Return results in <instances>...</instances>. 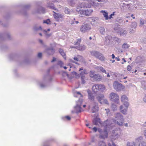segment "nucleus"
Segmentation results:
<instances>
[{
    "label": "nucleus",
    "mask_w": 146,
    "mask_h": 146,
    "mask_svg": "<svg viewBox=\"0 0 146 146\" xmlns=\"http://www.w3.org/2000/svg\"><path fill=\"white\" fill-rule=\"evenodd\" d=\"M99 90L101 92H103L105 89V87L104 85L102 84H98Z\"/></svg>",
    "instance_id": "obj_19"
},
{
    "label": "nucleus",
    "mask_w": 146,
    "mask_h": 146,
    "mask_svg": "<svg viewBox=\"0 0 146 146\" xmlns=\"http://www.w3.org/2000/svg\"><path fill=\"white\" fill-rule=\"evenodd\" d=\"M68 2L70 5L72 6H73L75 3V1L74 0H69Z\"/></svg>",
    "instance_id": "obj_34"
},
{
    "label": "nucleus",
    "mask_w": 146,
    "mask_h": 146,
    "mask_svg": "<svg viewBox=\"0 0 146 146\" xmlns=\"http://www.w3.org/2000/svg\"><path fill=\"white\" fill-rule=\"evenodd\" d=\"M88 98L91 100H93L94 99V97L92 94L88 93Z\"/></svg>",
    "instance_id": "obj_40"
},
{
    "label": "nucleus",
    "mask_w": 146,
    "mask_h": 146,
    "mask_svg": "<svg viewBox=\"0 0 146 146\" xmlns=\"http://www.w3.org/2000/svg\"><path fill=\"white\" fill-rule=\"evenodd\" d=\"M138 146H146V143L145 142L140 143Z\"/></svg>",
    "instance_id": "obj_47"
},
{
    "label": "nucleus",
    "mask_w": 146,
    "mask_h": 146,
    "mask_svg": "<svg viewBox=\"0 0 146 146\" xmlns=\"http://www.w3.org/2000/svg\"><path fill=\"white\" fill-rule=\"evenodd\" d=\"M65 73L66 74L68 77L70 79H72L75 77L76 78H78L79 77V74H78L76 72H72L71 73L70 76L66 72H65Z\"/></svg>",
    "instance_id": "obj_10"
},
{
    "label": "nucleus",
    "mask_w": 146,
    "mask_h": 146,
    "mask_svg": "<svg viewBox=\"0 0 146 146\" xmlns=\"http://www.w3.org/2000/svg\"><path fill=\"white\" fill-rule=\"evenodd\" d=\"M90 7V5L88 3L85 2H83L79 3L77 6V9L83 8H88Z\"/></svg>",
    "instance_id": "obj_9"
},
{
    "label": "nucleus",
    "mask_w": 146,
    "mask_h": 146,
    "mask_svg": "<svg viewBox=\"0 0 146 146\" xmlns=\"http://www.w3.org/2000/svg\"><path fill=\"white\" fill-rule=\"evenodd\" d=\"M140 25L139 26L140 27L142 26L144 24V21L142 19H141L139 21Z\"/></svg>",
    "instance_id": "obj_46"
},
{
    "label": "nucleus",
    "mask_w": 146,
    "mask_h": 146,
    "mask_svg": "<svg viewBox=\"0 0 146 146\" xmlns=\"http://www.w3.org/2000/svg\"><path fill=\"white\" fill-rule=\"evenodd\" d=\"M59 51L60 53L61 54L63 57L65 59H66V56L65 55V54L63 50L62 49L60 48L59 49Z\"/></svg>",
    "instance_id": "obj_21"
},
{
    "label": "nucleus",
    "mask_w": 146,
    "mask_h": 146,
    "mask_svg": "<svg viewBox=\"0 0 146 146\" xmlns=\"http://www.w3.org/2000/svg\"><path fill=\"white\" fill-rule=\"evenodd\" d=\"M75 110H81V106L77 104L76 106L74 107Z\"/></svg>",
    "instance_id": "obj_43"
},
{
    "label": "nucleus",
    "mask_w": 146,
    "mask_h": 146,
    "mask_svg": "<svg viewBox=\"0 0 146 146\" xmlns=\"http://www.w3.org/2000/svg\"><path fill=\"white\" fill-rule=\"evenodd\" d=\"M37 84L39 85L41 88H44L45 86V85L41 81H38L37 82Z\"/></svg>",
    "instance_id": "obj_33"
},
{
    "label": "nucleus",
    "mask_w": 146,
    "mask_h": 146,
    "mask_svg": "<svg viewBox=\"0 0 146 146\" xmlns=\"http://www.w3.org/2000/svg\"><path fill=\"white\" fill-rule=\"evenodd\" d=\"M31 6V5L29 4L26 5H24V8L25 9H28L30 8Z\"/></svg>",
    "instance_id": "obj_54"
},
{
    "label": "nucleus",
    "mask_w": 146,
    "mask_h": 146,
    "mask_svg": "<svg viewBox=\"0 0 146 146\" xmlns=\"http://www.w3.org/2000/svg\"><path fill=\"white\" fill-rule=\"evenodd\" d=\"M91 28L90 25L88 24H84L82 25L80 30L83 33H85L90 30Z\"/></svg>",
    "instance_id": "obj_5"
},
{
    "label": "nucleus",
    "mask_w": 146,
    "mask_h": 146,
    "mask_svg": "<svg viewBox=\"0 0 146 146\" xmlns=\"http://www.w3.org/2000/svg\"><path fill=\"white\" fill-rule=\"evenodd\" d=\"M93 130L95 132H96L97 131V129L96 127H94L93 128Z\"/></svg>",
    "instance_id": "obj_63"
},
{
    "label": "nucleus",
    "mask_w": 146,
    "mask_h": 146,
    "mask_svg": "<svg viewBox=\"0 0 146 146\" xmlns=\"http://www.w3.org/2000/svg\"><path fill=\"white\" fill-rule=\"evenodd\" d=\"M100 32L101 34L104 35L105 33V29L104 27H101L99 29Z\"/></svg>",
    "instance_id": "obj_26"
},
{
    "label": "nucleus",
    "mask_w": 146,
    "mask_h": 146,
    "mask_svg": "<svg viewBox=\"0 0 146 146\" xmlns=\"http://www.w3.org/2000/svg\"><path fill=\"white\" fill-rule=\"evenodd\" d=\"M72 48H76L80 51H83L86 49V47L84 45H83L79 46H75L72 47Z\"/></svg>",
    "instance_id": "obj_14"
},
{
    "label": "nucleus",
    "mask_w": 146,
    "mask_h": 146,
    "mask_svg": "<svg viewBox=\"0 0 146 146\" xmlns=\"http://www.w3.org/2000/svg\"><path fill=\"white\" fill-rule=\"evenodd\" d=\"M99 68V70H100L103 73H104L107 74V72L105 70V69L102 67L100 66L98 67Z\"/></svg>",
    "instance_id": "obj_36"
},
{
    "label": "nucleus",
    "mask_w": 146,
    "mask_h": 146,
    "mask_svg": "<svg viewBox=\"0 0 146 146\" xmlns=\"http://www.w3.org/2000/svg\"><path fill=\"white\" fill-rule=\"evenodd\" d=\"M100 119L98 118H95L93 121V123L94 125H97L100 122Z\"/></svg>",
    "instance_id": "obj_29"
},
{
    "label": "nucleus",
    "mask_w": 146,
    "mask_h": 146,
    "mask_svg": "<svg viewBox=\"0 0 146 146\" xmlns=\"http://www.w3.org/2000/svg\"><path fill=\"white\" fill-rule=\"evenodd\" d=\"M127 31L126 30H124L120 32V35H125L127 33Z\"/></svg>",
    "instance_id": "obj_49"
},
{
    "label": "nucleus",
    "mask_w": 146,
    "mask_h": 146,
    "mask_svg": "<svg viewBox=\"0 0 146 146\" xmlns=\"http://www.w3.org/2000/svg\"><path fill=\"white\" fill-rule=\"evenodd\" d=\"M117 116H118V117L117 119V124L119 125H122L124 121L122 116L119 113L117 114Z\"/></svg>",
    "instance_id": "obj_8"
},
{
    "label": "nucleus",
    "mask_w": 146,
    "mask_h": 146,
    "mask_svg": "<svg viewBox=\"0 0 146 146\" xmlns=\"http://www.w3.org/2000/svg\"><path fill=\"white\" fill-rule=\"evenodd\" d=\"M48 7L52 9L56 10V9L54 6V5L52 3L48 4L47 6Z\"/></svg>",
    "instance_id": "obj_20"
},
{
    "label": "nucleus",
    "mask_w": 146,
    "mask_h": 146,
    "mask_svg": "<svg viewBox=\"0 0 146 146\" xmlns=\"http://www.w3.org/2000/svg\"><path fill=\"white\" fill-rule=\"evenodd\" d=\"M54 13V18L58 22L61 21V20H60V19H62L64 17V15L61 14L59 13H56L53 11Z\"/></svg>",
    "instance_id": "obj_6"
},
{
    "label": "nucleus",
    "mask_w": 146,
    "mask_h": 146,
    "mask_svg": "<svg viewBox=\"0 0 146 146\" xmlns=\"http://www.w3.org/2000/svg\"><path fill=\"white\" fill-rule=\"evenodd\" d=\"M109 121L108 120H107L105 121L104 123V126L106 128H107L109 127V126L110 125V124H109Z\"/></svg>",
    "instance_id": "obj_22"
},
{
    "label": "nucleus",
    "mask_w": 146,
    "mask_h": 146,
    "mask_svg": "<svg viewBox=\"0 0 146 146\" xmlns=\"http://www.w3.org/2000/svg\"><path fill=\"white\" fill-rule=\"evenodd\" d=\"M45 9L44 8L42 7H40L38 9L33 11V14L38 13H45Z\"/></svg>",
    "instance_id": "obj_7"
},
{
    "label": "nucleus",
    "mask_w": 146,
    "mask_h": 146,
    "mask_svg": "<svg viewBox=\"0 0 146 146\" xmlns=\"http://www.w3.org/2000/svg\"><path fill=\"white\" fill-rule=\"evenodd\" d=\"M104 135H101L102 137L103 138H107L108 137V133L107 131L105 130L104 132Z\"/></svg>",
    "instance_id": "obj_30"
},
{
    "label": "nucleus",
    "mask_w": 146,
    "mask_h": 146,
    "mask_svg": "<svg viewBox=\"0 0 146 146\" xmlns=\"http://www.w3.org/2000/svg\"><path fill=\"white\" fill-rule=\"evenodd\" d=\"M44 31L45 32V34L48 37L50 36V34H48L47 33V31L46 30H44Z\"/></svg>",
    "instance_id": "obj_60"
},
{
    "label": "nucleus",
    "mask_w": 146,
    "mask_h": 146,
    "mask_svg": "<svg viewBox=\"0 0 146 146\" xmlns=\"http://www.w3.org/2000/svg\"><path fill=\"white\" fill-rule=\"evenodd\" d=\"M127 146H136V144L134 142H128L127 143Z\"/></svg>",
    "instance_id": "obj_28"
},
{
    "label": "nucleus",
    "mask_w": 146,
    "mask_h": 146,
    "mask_svg": "<svg viewBox=\"0 0 146 146\" xmlns=\"http://www.w3.org/2000/svg\"><path fill=\"white\" fill-rule=\"evenodd\" d=\"M90 77L92 78L95 81H100L101 78L99 74H95L94 72L91 71L90 73Z\"/></svg>",
    "instance_id": "obj_4"
},
{
    "label": "nucleus",
    "mask_w": 146,
    "mask_h": 146,
    "mask_svg": "<svg viewBox=\"0 0 146 146\" xmlns=\"http://www.w3.org/2000/svg\"><path fill=\"white\" fill-rule=\"evenodd\" d=\"M33 29L35 31H37L39 30H41L42 28L40 26H38L37 25H35L33 27Z\"/></svg>",
    "instance_id": "obj_23"
},
{
    "label": "nucleus",
    "mask_w": 146,
    "mask_h": 146,
    "mask_svg": "<svg viewBox=\"0 0 146 146\" xmlns=\"http://www.w3.org/2000/svg\"><path fill=\"white\" fill-rule=\"evenodd\" d=\"M65 118L68 120H70V117L69 116H66L65 117Z\"/></svg>",
    "instance_id": "obj_61"
},
{
    "label": "nucleus",
    "mask_w": 146,
    "mask_h": 146,
    "mask_svg": "<svg viewBox=\"0 0 146 146\" xmlns=\"http://www.w3.org/2000/svg\"><path fill=\"white\" fill-rule=\"evenodd\" d=\"M93 10L91 9H88L85 10V15L87 16H89L91 15Z\"/></svg>",
    "instance_id": "obj_12"
},
{
    "label": "nucleus",
    "mask_w": 146,
    "mask_h": 146,
    "mask_svg": "<svg viewBox=\"0 0 146 146\" xmlns=\"http://www.w3.org/2000/svg\"><path fill=\"white\" fill-rule=\"evenodd\" d=\"M83 72H82L81 73H80V75L81 76V80H82V84H84L85 83V81L84 80L85 76L82 75V74Z\"/></svg>",
    "instance_id": "obj_25"
},
{
    "label": "nucleus",
    "mask_w": 146,
    "mask_h": 146,
    "mask_svg": "<svg viewBox=\"0 0 146 146\" xmlns=\"http://www.w3.org/2000/svg\"><path fill=\"white\" fill-rule=\"evenodd\" d=\"M111 106L112 110H115V108H116V105L114 104H112Z\"/></svg>",
    "instance_id": "obj_53"
},
{
    "label": "nucleus",
    "mask_w": 146,
    "mask_h": 146,
    "mask_svg": "<svg viewBox=\"0 0 146 146\" xmlns=\"http://www.w3.org/2000/svg\"><path fill=\"white\" fill-rule=\"evenodd\" d=\"M129 46V44L126 43H124L122 45V47L124 49H126L128 48Z\"/></svg>",
    "instance_id": "obj_27"
},
{
    "label": "nucleus",
    "mask_w": 146,
    "mask_h": 146,
    "mask_svg": "<svg viewBox=\"0 0 146 146\" xmlns=\"http://www.w3.org/2000/svg\"><path fill=\"white\" fill-rule=\"evenodd\" d=\"M112 38V37L110 36H108L105 37V40L107 42H109L110 40Z\"/></svg>",
    "instance_id": "obj_39"
},
{
    "label": "nucleus",
    "mask_w": 146,
    "mask_h": 146,
    "mask_svg": "<svg viewBox=\"0 0 146 146\" xmlns=\"http://www.w3.org/2000/svg\"><path fill=\"white\" fill-rule=\"evenodd\" d=\"M80 57L82 58V56L80 55H78L77 56V57H74L73 59L76 61H78V59L80 58Z\"/></svg>",
    "instance_id": "obj_42"
},
{
    "label": "nucleus",
    "mask_w": 146,
    "mask_h": 146,
    "mask_svg": "<svg viewBox=\"0 0 146 146\" xmlns=\"http://www.w3.org/2000/svg\"><path fill=\"white\" fill-rule=\"evenodd\" d=\"M90 53L92 55L94 56L100 60L102 61H105V58L103 56L102 54L96 51H91Z\"/></svg>",
    "instance_id": "obj_1"
},
{
    "label": "nucleus",
    "mask_w": 146,
    "mask_h": 146,
    "mask_svg": "<svg viewBox=\"0 0 146 146\" xmlns=\"http://www.w3.org/2000/svg\"><path fill=\"white\" fill-rule=\"evenodd\" d=\"M123 103L124 105L125 106L126 108H127L129 106L128 102L127 101L124 102H123Z\"/></svg>",
    "instance_id": "obj_45"
},
{
    "label": "nucleus",
    "mask_w": 146,
    "mask_h": 146,
    "mask_svg": "<svg viewBox=\"0 0 146 146\" xmlns=\"http://www.w3.org/2000/svg\"><path fill=\"white\" fill-rule=\"evenodd\" d=\"M92 90L94 92H97L99 90V88H98V84H96L93 85L92 87Z\"/></svg>",
    "instance_id": "obj_16"
},
{
    "label": "nucleus",
    "mask_w": 146,
    "mask_h": 146,
    "mask_svg": "<svg viewBox=\"0 0 146 146\" xmlns=\"http://www.w3.org/2000/svg\"><path fill=\"white\" fill-rule=\"evenodd\" d=\"M143 138L141 136H140L138 138H137L136 140L137 142L140 141L141 140L143 139Z\"/></svg>",
    "instance_id": "obj_50"
},
{
    "label": "nucleus",
    "mask_w": 146,
    "mask_h": 146,
    "mask_svg": "<svg viewBox=\"0 0 146 146\" xmlns=\"http://www.w3.org/2000/svg\"><path fill=\"white\" fill-rule=\"evenodd\" d=\"M42 56V54L40 52L38 54V57L39 58H41Z\"/></svg>",
    "instance_id": "obj_59"
},
{
    "label": "nucleus",
    "mask_w": 146,
    "mask_h": 146,
    "mask_svg": "<svg viewBox=\"0 0 146 146\" xmlns=\"http://www.w3.org/2000/svg\"><path fill=\"white\" fill-rule=\"evenodd\" d=\"M57 64V65H59L61 67H62V66L63 64L62 62L61 61H59L58 62Z\"/></svg>",
    "instance_id": "obj_48"
},
{
    "label": "nucleus",
    "mask_w": 146,
    "mask_h": 146,
    "mask_svg": "<svg viewBox=\"0 0 146 146\" xmlns=\"http://www.w3.org/2000/svg\"><path fill=\"white\" fill-rule=\"evenodd\" d=\"M131 69V67L130 65H128L127 67V69L128 71H130Z\"/></svg>",
    "instance_id": "obj_58"
},
{
    "label": "nucleus",
    "mask_w": 146,
    "mask_h": 146,
    "mask_svg": "<svg viewBox=\"0 0 146 146\" xmlns=\"http://www.w3.org/2000/svg\"><path fill=\"white\" fill-rule=\"evenodd\" d=\"M131 28L135 29L137 27V23L135 22H133L132 23L131 25Z\"/></svg>",
    "instance_id": "obj_35"
},
{
    "label": "nucleus",
    "mask_w": 146,
    "mask_h": 146,
    "mask_svg": "<svg viewBox=\"0 0 146 146\" xmlns=\"http://www.w3.org/2000/svg\"><path fill=\"white\" fill-rule=\"evenodd\" d=\"M143 101L144 102L146 103V95H145V97L143 98Z\"/></svg>",
    "instance_id": "obj_64"
},
{
    "label": "nucleus",
    "mask_w": 146,
    "mask_h": 146,
    "mask_svg": "<svg viewBox=\"0 0 146 146\" xmlns=\"http://www.w3.org/2000/svg\"><path fill=\"white\" fill-rule=\"evenodd\" d=\"M104 96L103 94H101L98 96L96 98L98 100L100 104H102V101L104 100Z\"/></svg>",
    "instance_id": "obj_13"
},
{
    "label": "nucleus",
    "mask_w": 146,
    "mask_h": 146,
    "mask_svg": "<svg viewBox=\"0 0 146 146\" xmlns=\"http://www.w3.org/2000/svg\"><path fill=\"white\" fill-rule=\"evenodd\" d=\"M70 63H71V62L74 63H75L76 64H78V65H79V64H78V63H77L76 62L74 61V60L72 59H70Z\"/></svg>",
    "instance_id": "obj_56"
},
{
    "label": "nucleus",
    "mask_w": 146,
    "mask_h": 146,
    "mask_svg": "<svg viewBox=\"0 0 146 146\" xmlns=\"http://www.w3.org/2000/svg\"><path fill=\"white\" fill-rule=\"evenodd\" d=\"M110 98L111 101L118 103L119 96L117 94L114 92L111 93L110 95Z\"/></svg>",
    "instance_id": "obj_2"
},
{
    "label": "nucleus",
    "mask_w": 146,
    "mask_h": 146,
    "mask_svg": "<svg viewBox=\"0 0 146 146\" xmlns=\"http://www.w3.org/2000/svg\"><path fill=\"white\" fill-rule=\"evenodd\" d=\"M100 12L103 13L104 17L105 18L106 20H108L109 19V17L108 15V13L106 12L105 11L102 10Z\"/></svg>",
    "instance_id": "obj_17"
},
{
    "label": "nucleus",
    "mask_w": 146,
    "mask_h": 146,
    "mask_svg": "<svg viewBox=\"0 0 146 146\" xmlns=\"http://www.w3.org/2000/svg\"><path fill=\"white\" fill-rule=\"evenodd\" d=\"M119 25L118 26L117 25H115V27L114 28V30L117 32H118L119 31Z\"/></svg>",
    "instance_id": "obj_38"
},
{
    "label": "nucleus",
    "mask_w": 146,
    "mask_h": 146,
    "mask_svg": "<svg viewBox=\"0 0 146 146\" xmlns=\"http://www.w3.org/2000/svg\"><path fill=\"white\" fill-rule=\"evenodd\" d=\"M6 36L8 39H10L11 38V35L9 33H7L6 34Z\"/></svg>",
    "instance_id": "obj_55"
},
{
    "label": "nucleus",
    "mask_w": 146,
    "mask_h": 146,
    "mask_svg": "<svg viewBox=\"0 0 146 146\" xmlns=\"http://www.w3.org/2000/svg\"><path fill=\"white\" fill-rule=\"evenodd\" d=\"M113 40L116 42H117L118 43H119L121 42V39L115 37H113Z\"/></svg>",
    "instance_id": "obj_31"
},
{
    "label": "nucleus",
    "mask_w": 146,
    "mask_h": 146,
    "mask_svg": "<svg viewBox=\"0 0 146 146\" xmlns=\"http://www.w3.org/2000/svg\"><path fill=\"white\" fill-rule=\"evenodd\" d=\"M135 31L134 30H133L132 29H130V33H134Z\"/></svg>",
    "instance_id": "obj_62"
},
{
    "label": "nucleus",
    "mask_w": 146,
    "mask_h": 146,
    "mask_svg": "<svg viewBox=\"0 0 146 146\" xmlns=\"http://www.w3.org/2000/svg\"><path fill=\"white\" fill-rule=\"evenodd\" d=\"M92 108L93 110H98L99 109V107L97 103H94Z\"/></svg>",
    "instance_id": "obj_24"
},
{
    "label": "nucleus",
    "mask_w": 146,
    "mask_h": 146,
    "mask_svg": "<svg viewBox=\"0 0 146 146\" xmlns=\"http://www.w3.org/2000/svg\"><path fill=\"white\" fill-rule=\"evenodd\" d=\"M102 102V103H104L106 104H109L108 101L106 99L103 100Z\"/></svg>",
    "instance_id": "obj_51"
},
{
    "label": "nucleus",
    "mask_w": 146,
    "mask_h": 146,
    "mask_svg": "<svg viewBox=\"0 0 146 146\" xmlns=\"http://www.w3.org/2000/svg\"><path fill=\"white\" fill-rule=\"evenodd\" d=\"M121 100L122 102H124L128 101V98L125 95H123L121 96Z\"/></svg>",
    "instance_id": "obj_18"
},
{
    "label": "nucleus",
    "mask_w": 146,
    "mask_h": 146,
    "mask_svg": "<svg viewBox=\"0 0 146 146\" xmlns=\"http://www.w3.org/2000/svg\"><path fill=\"white\" fill-rule=\"evenodd\" d=\"M113 138L111 139V141L112 143V144L109 143L108 144V146H116V145L113 142V140H112Z\"/></svg>",
    "instance_id": "obj_44"
},
{
    "label": "nucleus",
    "mask_w": 146,
    "mask_h": 146,
    "mask_svg": "<svg viewBox=\"0 0 146 146\" xmlns=\"http://www.w3.org/2000/svg\"><path fill=\"white\" fill-rule=\"evenodd\" d=\"M99 146H106V143L103 141H100L99 143Z\"/></svg>",
    "instance_id": "obj_41"
},
{
    "label": "nucleus",
    "mask_w": 146,
    "mask_h": 146,
    "mask_svg": "<svg viewBox=\"0 0 146 146\" xmlns=\"http://www.w3.org/2000/svg\"><path fill=\"white\" fill-rule=\"evenodd\" d=\"M45 52L48 55H52L54 52V50L52 47L48 48L45 49Z\"/></svg>",
    "instance_id": "obj_11"
},
{
    "label": "nucleus",
    "mask_w": 146,
    "mask_h": 146,
    "mask_svg": "<svg viewBox=\"0 0 146 146\" xmlns=\"http://www.w3.org/2000/svg\"><path fill=\"white\" fill-rule=\"evenodd\" d=\"M114 15V12H113L110 15L109 17V19H111L112 18V16Z\"/></svg>",
    "instance_id": "obj_57"
},
{
    "label": "nucleus",
    "mask_w": 146,
    "mask_h": 146,
    "mask_svg": "<svg viewBox=\"0 0 146 146\" xmlns=\"http://www.w3.org/2000/svg\"><path fill=\"white\" fill-rule=\"evenodd\" d=\"M114 88L116 91H121L124 88V87L121 84L117 81H115L113 84Z\"/></svg>",
    "instance_id": "obj_3"
},
{
    "label": "nucleus",
    "mask_w": 146,
    "mask_h": 146,
    "mask_svg": "<svg viewBox=\"0 0 146 146\" xmlns=\"http://www.w3.org/2000/svg\"><path fill=\"white\" fill-rule=\"evenodd\" d=\"M50 20L49 19H47L46 20H44L43 22L44 23H46L47 24H49L50 22Z\"/></svg>",
    "instance_id": "obj_52"
},
{
    "label": "nucleus",
    "mask_w": 146,
    "mask_h": 146,
    "mask_svg": "<svg viewBox=\"0 0 146 146\" xmlns=\"http://www.w3.org/2000/svg\"><path fill=\"white\" fill-rule=\"evenodd\" d=\"M79 9H77L76 10V11L78 12V13L81 14V15H85V10L84 11H83L82 10H78Z\"/></svg>",
    "instance_id": "obj_32"
},
{
    "label": "nucleus",
    "mask_w": 146,
    "mask_h": 146,
    "mask_svg": "<svg viewBox=\"0 0 146 146\" xmlns=\"http://www.w3.org/2000/svg\"><path fill=\"white\" fill-rule=\"evenodd\" d=\"M64 13L70 15L72 12L71 10L69 9L66 7H65L64 8Z\"/></svg>",
    "instance_id": "obj_15"
},
{
    "label": "nucleus",
    "mask_w": 146,
    "mask_h": 146,
    "mask_svg": "<svg viewBox=\"0 0 146 146\" xmlns=\"http://www.w3.org/2000/svg\"><path fill=\"white\" fill-rule=\"evenodd\" d=\"M81 39H77L76 41H75L74 42L75 45H79L81 42Z\"/></svg>",
    "instance_id": "obj_37"
}]
</instances>
